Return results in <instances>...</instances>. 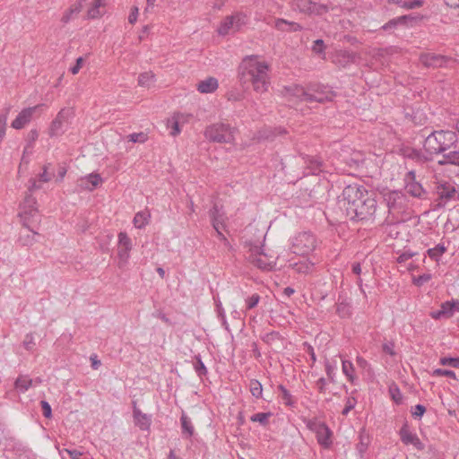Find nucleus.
<instances>
[{
    "label": "nucleus",
    "mask_w": 459,
    "mask_h": 459,
    "mask_svg": "<svg viewBox=\"0 0 459 459\" xmlns=\"http://www.w3.org/2000/svg\"><path fill=\"white\" fill-rule=\"evenodd\" d=\"M342 207L347 217L353 221H368L377 210V202L362 186L349 185L342 190Z\"/></svg>",
    "instance_id": "1"
},
{
    "label": "nucleus",
    "mask_w": 459,
    "mask_h": 459,
    "mask_svg": "<svg viewBox=\"0 0 459 459\" xmlns=\"http://www.w3.org/2000/svg\"><path fill=\"white\" fill-rule=\"evenodd\" d=\"M240 83L252 86L257 93L266 92L270 86L269 65L256 56H246L238 67Z\"/></svg>",
    "instance_id": "2"
},
{
    "label": "nucleus",
    "mask_w": 459,
    "mask_h": 459,
    "mask_svg": "<svg viewBox=\"0 0 459 459\" xmlns=\"http://www.w3.org/2000/svg\"><path fill=\"white\" fill-rule=\"evenodd\" d=\"M282 93L290 102L324 103L332 101L335 97V93L330 86L319 82H310L306 88L298 84L286 86Z\"/></svg>",
    "instance_id": "3"
},
{
    "label": "nucleus",
    "mask_w": 459,
    "mask_h": 459,
    "mask_svg": "<svg viewBox=\"0 0 459 459\" xmlns=\"http://www.w3.org/2000/svg\"><path fill=\"white\" fill-rule=\"evenodd\" d=\"M457 143L456 133L450 130H437L430 133L424 140L423 148L429 156L444 153Z\"/></svg>",
    "instance_id": "4"
},
{
    "label": "nucleus",
    "mask_w": 459,
    "mask_h": 459,
    "mask_svg": "<svg viewBox=\"0 0 459 459\" xmlns=\"http://www.w3.org/2000/svg\"><path fill=\"white\" fill-rule=\"evenodd\" d=\"M316 236L310 231H302L292 238L290 249L296 255H308L316 248Z\"/></svg>",
    "instance_id": "5"
},
{
    "label": "nucleus",
    "mask_w": 459,
    "mask_h": 459,
    "mask_svg": "<svg viewBox=\"0 0 459 459\" xmlns=\"http://www.w3.org/2000/svg\"><path fill=\"white\" fill-rule=\"evenodd\" d=\"M235 128L228 124L216 123L206 127L204 135L212 142L231 143L234 140Z\"/></svg>",
    "instance_id": "6"
},
{
    "label": "nucleus",
    "mask_w": 459,
    "mask_h": 459,
    "mask_svg": "<svg viewBox=\"0 0 459 459\" xmlns=\"http://www.w3.org/2000/svg\"><path fill=\"white\" fill-rule=\"evenodd\" d=\"M73 117L74 112L71 108H62L50 125L49 136L56 137L65 134L69 129Z\"/></svg>",
    "instance_id": "7"
},
{
    "label": "nucleus",
    "mask_w": 459,
    "mask_h": 459,
    "mask_svg": "<svg viewBox=\"0 0 459 459\" xmlns=\"http://www.w3.org/2000/svg\"><path fill=\"white\" fill-rule=\"evenodd\" d=\"M249 259L253 264L264 271H271L276 264V258L266 254L263 247L251 248Z\"/></svg>",
    "instance_id": "8"
},
{
    "label": "nucleus",
    "mask_w": 459,
    "mask_h": 459,
    "mask_svg": "<svg viewBox=\"0 0 459 459\" xmlns=\"http://www.w3.org/2000/svg\"><path fill=\"white\" fill-rule=\"evenodd\" d=\"M307 428L316 434L318 444L324 448H329L332 445V431L325 423L316 420L307 422Z\"/></svg>",
    "instance_id": "9"
},
{
    "label": "nucleus",
    "mask_w": 459,
    "mask_h": 459,
    "mask_svg": "<svg viewBox=\"0 0 459 459\" xmlns=\"http://www.w3.org/2000/svg\"><path fill=\"white\" fill-rule=\"evenodd\" d=\"M384 200L390 213H400L407 207V197L401 191H389L385 193Z\"/></svg>",
    "instance_id": "10"
},
{
    "label": "nucleus",
    "mask_w": 459,
    "mask_h": 459,
    "mask_svg": "<svg viewBox=\"0 0 459 459\" xmlns=\"http://www.w3.org/2000/svg\"><path fill=\"white\" fill-rule=\"evenodd\" d=\"M246 15L241 13H234L230 16H227L221 23L218 33L221 36L235 32L240 30V28L246 24Z\"/></svg>",
    "instance_id": "11"
},
{
    "label": "nucleus",
    "mask_w": 459,
    "mask_h": 459,
    "mask_svg": "<svg viewBox=\"0 0 459 459\" xmlns=\"http://www.w3.org/2000/svg\"><path fill=\"white\" fill-rule=\"evenodd\" d=\"M404 182L405 190L409 195L419 199L427 198V192L422 187L421 184L416 181V176L413 170H410L406 173L404 177Z\"/></svg>",
    "instance_id": "12"
},
{
    "label": "nucleus",
    "mask_w": 459,
    "mask_h": 459,
    "mask_svg": "<svg viewBox=\"0 0 459 459\" xmlns=\"http://www.w3.org/2000/svg\"><path fill=\"white\" fill-rule=\"evenodd\" d=\"M420 61L426 67L437 68L447 66L452 59L443 55L424 53L420 55Z\"/></svg>",
    "instance_id": "13"
},
{
    "label": "nucleus",
    "mask_w": 459,
    "mask_h": 459,
    "mask_svg": "<svg viewBox=\"0 0 459 459\" xmlns=\"http://www.w3.org/2000/svg\"><path fill=\"white\" fill-rule=\"evenodd\" d=\"M399 436L401 441L406 446L412 445L419 451H421L425 448L424 444L420 440L417 434L410 430V427L407 421H405L400 429Z\"/></svg>",
    "instance_id": "14"
},
{
    "label": "nucleus",
    "mask_w": 459,
    "mask_h": 459,
    "mask_svg": "<svg viewBox=\"0 0 459 459\" xmlns=\"http://www.w3.org/2000/svg\"><path fill=\"white\" fill-rule=\"evenodd\" d=\"M401 152L404 158L420 164L432 160V157L429 156L428 152L424 149L422 151L411 147H403Z\"/></svg>",
    "instance_id": "15"
},
{
    "label": "nucleus",
    "mask_w": 459,
    "mask_h": 459,
    "mask_svg": "<svg viewBox=\"0 0 459 459\" xmlns=\"http://www.w3.org/2000/svg\"><path fill=\"white\" fill-rule=\"evenodd\" d=\"M209 217L213 229H226V221L228 218L222 206L214 204L212 208L209 211Z\"/></svg>",
    "instance_id": "16"
},
{
    "label": "nucleus",
    "mask_w": 459,
    "mask_h": 459,
    "mask_svg": "<svg viewBox=\"0 0 459 459\" xmlns=\"http://www.w3.org/2000/svg\"><path fill=\"white\" fill-rule=\"evenodd\" d=\"M20 216L24 221V225L27 226L29 223L30 218L38 217V209L36 207V200L29 195L25 198L24 203L22 207V212H20Z\"/></svg>",
    "instance_id": "17"
},
{
    "label": "nucleus",
    "mask_w": 459,
    "mask_h": 459,
    "mask_svg": "<svg viewBox=\"0 0 459 459\" xmlns=\"http://www.w3.org/2000/svg\"><path fill=\"white\" fill-rule=\"evenodd\" d=\"M39 108V105L23 108L12 122V127L14 129H22L30 122L33 114Z\"/></svg>",
    "instance_id": "18"
},
{
    "label": "nucleus",
    "mask_w": 459,
    "mask_h": 459,
    "mask_svg": "<svg viewBox=\"0 0 459 459\" xmlns=\"http://www.w3.org/2000/svg\"><path fill=\"white\" fill-rule=\"evenodd\" d=\"M133 417L135 426L141 430L149 431L152 425V415L143 413L134 403Z\"/></svg>",
    "instance_id": "19"
},
{
    "label": "nucleus",
    "mask_w": 459,
    "mask_h": 459,
    "mask_svg": "<svg viewBox=\"0 0 459 459\" xmlns=\"http://www.w3.org/2000/svg\"><path fill=\"white\" fill-rule=\"evenodd\" d=\"M356 54L352 51L341 49L335 52L333 56V62L339 66L346 67L355 62Z\"/></svg>",
    "instance_id": "20"
},
{
    "label": "nucleus",
    "mask_w": 459,
    "mask_h": 459,
    "mask_svg": "<svg viewBox=\"0 0 459 459\" xmlns=\"http://www.w3.org/2000/svg\"><path fill=\"white\" fill-rule=\"evenodd\" d=\"M40 382L39 378L31 379L28 376H19L14 382V387L19 393L24 394L30 387Z\"/></svg>",
    "instance_id": "21"
},
{
    "label": "nucleus",
    "mask_w": 459,
    "mask_h": 459,
    "mask_svg": "<svg viewBox=\"0 0 459 459\" xmlns=\"http://www.w3.org/2000/svg\"><path fill=\"white\" fill-rule=\"evenodd\" d=\"M336 313L342 318L350 317L352 313L351 301L340 295L336 303Z\"/></svg>",
    "instance_id": "22"
},
{
    "label": "nucleus",
    "mask_w": 459,
    "mask_h": 459,
    "mask_svg": "<svg viewBox=\"0 0 459 459\" xmlns=\"http://www.w3.org/2000/svg\"><path fill=\"white\" fill-rule=\"evenodd\" d=\"M101 177L97 173H91L85 178H81L80 186L88 190H93L102 183Z\"/></svg>",
    "instance_id": "23"
},
{
    "label": "nucleus",
    "mask_w": 459,
    "mask_h": 459,
    "mask_svg": "<svg viewBox=\"0 0 459 459\" xmlns=\"http://www.w3.org/2000/svg\"><path fill=\"white\" fill-rule=\"evenodd\" d=\"M441 313L445 318H451L455 313H459V299H451L440 305Z\"/></svg>",
    "instance_id": "24"
},
{
    "label": "nucleus",
    "mask_w": 459,
    "mask_h": 459,
    "mask_svg": "<svg viewBox=\"0 0 459 459\" xmlns=\"http://www.w3.org/2000/svg\"><path fill=\"white\" fill-rule=\"evenodd\" d=\"M182 436L185 438H190L195 433V428L191 419L183 412L180 417Z\"/></svg>",
    "instance_id": "25"
},
{
    "label": "nucleus",
    "mask_w": 459,
    "mask_h": 459,
    "mask_svg": "<svg viewBox=\"0 0 459 459\" xmlns=\"http://www.w3.org/2000/svg\"><path fill=\"white\" fill-rule=\"evenodd\" d=\"M218 80L209 77L197 84V90L201 93H212L218 88Z\"/></svg>",
    "instance_id": "26"
},
{
    "label": "nucleus",
    "mask_w": 459,
    "mask_h": 459,
    "mask_svg": "<svg viewBox=\"0 0 459 459\" xmlns=\"http://www.w3.org/2000/svg\"><path fill=\"white\" fill-rule=\"evenodd\" d=\"M437 193L438 197L445 202L452 200L455 195V188L450 184H442L437 186Z\"/></svg>",
    "instance_id": "27"
},
{
    "label": "nucleus",
    "mask_w": 459,
    "mask_h": 459,
    "mask_svg": "<svg viewBox=\"0 0 459 459\" xmlns=\"http://www.w3.org/2000/svg\"><path fill=\"white\" fill-rule=\"evenodd\" d=\"M274 27L282 31H299L302 30V27L299 23L288 22L284 19H277Z\"/></svg>",
    "instance_id": "28"
},
{
    "label": "nucleus",
    "mask_w": 459,
    "mask_h": 459,
    "mask_svg": "<svg viewBox=\"0 0 459 459\" xmlns=\"http://www.w3.org/2000/svg\"><path fill=\"white\" fill-rule=\"evenodd\" d=\"M315 264V262L307 259L293 264L292 268L298 273L309 274L313 273Z\"/></svg>",
    "instance_id": "29"
},
{
    "label": "nucleus",
    "mask_w": 459,
    "mask_h": 459,
    "mask_svg": "<svg viewBox=\"0 0 459 459\" xmlns=\"http://www.w3.org/2000/svg\"><path fill=\"white\" fill-rule=\"evenodd\" d=\"M87 0H78L75 4H74L68 10L65 11V13L63 14L61 18V22L63 23H68L71 20L74 14L79 13L82 9L83 3H85Z\"/></svg>",
    "instance_id": "30"
},
{
    "label": "nucleus",
    "mask_w": 459,
    "mask_h": 459,
    "mask_svg": "<svg viewBox=\"0 0 459 459\" xmlns=\"http://www.w3.org/2000/svg\"><path fill=\"white\" fill-rule=\"evenodd\" d=\"M342 371L349 382L351 384L356 382L357 377L355 375V368L351 361L342 359Z\"/></svg>",
    "instance_id": "31"
},
{
    "label": "nucleus",
    "mask_w": 459,
    "mask_h": 459,
    "mask_svg": "<svg viewBox=\"0 0 459 459\" xmlns=\"http://www.w3.org/2000/svg\"><path fill=\"white\" fill-rule=\"evenodd\" d=\"M150 218L151 214L148 211H141L134 215L133 223L135 228L143 229L149 223Z\"/></svg>",
    "instance_id": "32"
},
{
    "label": "nucleus",
    "mask_w": 459,
    "mask_h": 459,
    "mask_svg": "<svg viewBox=\"0 0 459 459\" xmlns=\"http://www.w3.org/2000/svg\"><path fill=\"white\" fill-rule=\"evenodd\" d=\"M388 2L397 4L403 9H415L423 4L424 0H388Z\"/></svg>",
    "instance_id": "33"
},
{
    "label": "nucleus",
    "mask_w": 459,
    "mask_h": 459,
    "mask_svg": "<svg viewBox=\"0 0 459 459\" xmlns=\"http://www.w3.org/2000/svg\"><path fill=\"white\" fill-rule=\"evenodd\" d=\"M446 250L447 247L444 243H439L436 247L429 248L427 250V254L432 260L438 262L439 258L446 252Z\"/></svg>",
    "instance_id": "34"
},
{
    "label": "nucleus",
    "mask_w": 459,
    "mask_h": 459,
    "mask_svg": "<svg viewBox=\"0 0 459 459\" xmlns=\"http://www.w3.org/2000/svg\"><path fill=\"white\" fill-rule=\"evenodd\" d=\"M305 163H307V169H308L307 174L316 175L322 170V163L316 158L307 157Z\"/></svg>",
    "instance_id": "35"
},
{
    "label": "nucleus",
    "mask_w": 459,
    "mask_h": 459,
    "mask_svg": "<svg viewBox=\"0 0 459 459\" xmlns=\"http://www.w3.org/2000/svg\"><path fill=\"white\" fill-rule=\"evenodd\" d=\"M105 0H93L91 7L87 12L88 19H96L101 15L100 8L104 5Z\"/></svg>",
    "instance_id": "36"
},
{
    "label": "nucleus",
    "mask_w": 459,
    "mask_h": 459,
    "mask_svg": "<svg viewBox=\"0 0 459 459\" xmlns=\"http://www.w3.org/2000/svg\"><path fill=\"white\" fill-rule=\"evenodd\" d=\"M273 416V413L271 411L268 412H258L255 414H253L250 417V420L252 422H258L261 426H267L269 424V420Z\"/></svg>",
    "instance_id": "37"
},
{
    "label": "nucleus",
    "mask_w": 459,
    "mask_h": 459,
    "mask_svg": "<svg viewBox=\"0 0 459 459\" xmlns=\"http://www.w3.org/2000/svg\"><path fill=\"white\" fill-rule=\"evenodd\" d=\"M249 391L251 393V394L258 399V398H261L262 397V394H263V385L262 384L256 380V379H251L249 381Z\"/></svg>",
    "instance_id": "38"
},
{
    "label": "nucleus",
    "mask_w": 459,
    "mask_h": 459,
    "mask_svg": "<svg viewBox=\"0 0 459 459\" xmlns=\"http://www.w3.org/2000/svg\"><path fill=\"white\" fill-rule=\"evenodd\" d=\"M155 75L152 72H145L138 76V84L142 87H150L154 82Z\"/></svg>",
    "instance_id": "39"
},
{
    "label": "nucleus",
    "mask_w": 459,
    "mask_h": 459,
    "mask_svg": "<svg viewBox=\"0 0 459 459\" xmlns=\"http://www.w3.org/2000/svg\"><path fill=\"white\" fill-rule=\"evenodd\" d=\"M278 388L281 392V399L283 400L284 404L290 407L294 406L296 402L292 394L290 393V391L287 388H285V386H283L282 385H280Z\"/></svg>",
    "instance_id": "40"
},
{
    "label": "nucleus",
    "mask_w": 459,
    "mask_h": 459,
    "mask_svg": "<svg viewBox=\"0 0 459 459\" xmlns=\"http://www.w3.org/2000/svg\"><path fill=\"white\" fill-rule=\"evenodd\" d=\"M36 236H38V233L35 231H26L25 234L21 233L19 242L22 246H31L36 241Z\"/></svg>",
    "instance_id": "41"
},
{
    "label": "nucleus",
    "mask_w": 459,
    "mask_h": 459,
    "mask_svg": "<svg viewBox=\"0 0 459 459\" xmlns=\"http://www.w3.org/2000/svg\"><path fill=\"white\" fill-rule=\"evenodd\" d=\"M131 249H126L125 247H119L117 249V257H118V266L121 268L126 265L130 257Z\"/></svg>",
    "instance_id": "42"
},
{
    "label": "nucleus",
    "mask_w": 459,
    "mask_h": 459,
    "mask_svg": "<svg viewBox=\"0 0 459 459\" xmlns=\"http://www.w3.org/2000/svg\"><path fill=\"white\" fill-rule=\"evenodd\" d=\"M195 361L194 362V368L198 377H203L207 375V368L204 364L200 355L195 356Z\"/></svg>",
    "instance_id": "43"
},
{
    "label": "nucleus",
    "mask_w": 459,
    "mask_h": 459,
    "mask_svg": "<svg viewBox=\"0 0 459 459\" xmlns=\"http://www.w3.org/2000/svg\"><path fill=\"white\" fill-rule=\"evenodd\" d=\"M336 369H337V367H336L335 363H331L329 361H326L325 363V374L327 376L329 382H331V383L335 382Z\"/></svg>",
    "instance_id": "44"
},
{
    "label": "nucleus",
    "mask_w": 459,
    "mask_h": 459,
    "mask_svg": "<svg viewBox=\"0 0 459 459\" xmlns=\"http://www.w3.org/2000/svg\"><path fill=\"white\" fill-rule=\"evenodd\" d=\"M439 364L442 366H450L455 368H459V357H442L439 359Z\"/></svg>",
    "instance_id": "45"
},
{
    "label": "nucleus",
    "mask_w": 459,
    "mask_h": 459,
    "mask_svg": "<svg viewBox=\"0 0 459 459\" xmlns=\"http://www.w3.org/2000/svg\"><path fill=\"white\" fill-rule=\"evenodd\" d=\"M389 393H390V395H391L392 399L394 400V402L395 403H397V404L402 403V402H403V394H402L399 387L396 385H392L389 387Z\"/></svg>",
    "instance_id": "46"
},
{
    "label": "nucleus",
    "mask_w": 459,
    "mask_h": 459,
    "mask_svg": "<svg viewBox=\"0 0 459 459\" xmlns=\"http://www.w3.org/2000/svg\"><path fill=\"white\" fill-rule=\"evenodd\" d=\"M118 247H125L126 249H132L131 238L126 232H120L118 234Z\"/></svg>",
    "instance_id": "47"
},
{
    "label": "nucleus",
    "mask_w": 459,
    "mask_h": 459,
    "mask_svg": "<svg viewBox=\"0 0 459 459\" xmlns=\"http://www.w3.org/2000/svg\"><path fill=\"white\" fill-rule=\"evenodd\" d=\"M432 377H447L456 380V375L453 370L444 369V368H436L431 373Z\"/></svg>",
    "instance_id": "48"
},
{
    "label": "nucleus",
    "mask_w": 459,
    "mask_h": 459,
    "mask_svg": "<svg viewBox=\"0 0 459 459\" xmlns=\"http://www.w3.org/2000/svg\"><path fill=\"white\" fill-rule=\"evenodd\" d=\"M127 138L129 139L130 142L132 143H143L147 141L148 139V136L145 133L143 132H139V133H133V134H130Z\"/></svg>",
    "instance_id": "49"
},
{
    "label": "nucleus",
    "mask_w": 459,
    "mask_h": 459,
    "mask_svg": "<svg viewBox=\"0 0 459 459\" xmlns=\"http://www.w3.org/2000/svg\"><path fill=\"white\" fill-rule=\"evenodd\" d=\"M260 301V296L257 293L253 294L252 296L247 298L245 299L246 302V309L250 310L255 307Z\"/></svg>",
    "instance_id": "50"
},
{
    "label": "nucleus",
    "mask_w": 459,
    "mask_h": 459,
    "mask_svg": "<svg viewBox=\"0 0 459 459\" xmlns=\"http://www.w3.org/2000/svg\"><path fill=\"white\" fill-rule=\"evenodd\" d=\"M432 279L431 273H423L421 275H419L417 277L412 278V283L418 287L422 286L424 283L428 282Z\"/></svg>",
    "instance_id": "51"
},
{
    "label": "nucleus",
    "mask_w": 459,
    "mask_h": 459,
    "mask_svg": "<svg viewBox=\"0 0 459 459\" xmlns=\"http://www.w3.org/2000/svg\"><path fill=\"white\" fill-rule=\"evenodd\" d=\"M357 404V400L353 396H350L346 399L345 407L343 408L342 414L347 416L349 412L354 409Z\"/></svg>",
    "instance_id": "52"
},
{
    "label": "nucleus",
    "mask_w": 459,
    "mask_h": 459,
    "mask_svg": "<svg viewBox=\"0 0 459 459\" xmlns=\"http://www.w3.org/2000/svg\"><path fill=\"white\" fill-rule=\"evenodd\" d=\"M298 6L303 12H313L315 10L316 3H313L310 0H299Z\"/></svg>",
    "instance_id": "53"
},
{
    "label": "nucleus",
    "mask_w": 459,
    "mask_h": 459,
    "mask_svg": "<svg viewBox=\"0 0 459 459\" xmlns=\"http://www.w3.org/2000/svg\"><path fill=\"white\" fill-rule=\"evenodd\" d=\"M328 382H329L328 378L326 379L325 377H320L316 381V383H315L316 387L317 388V391L320 394L326 393Z\"/></svg>",
    "instance_id": "54"
},
{
    "label": "nucleus",
    "mask_w": 459,
    "mask_h": 459,
    "mask_svg": "<svg viewBox=\"0 0 459 459\" xmlns=\"http://www.w3.org/2000/svg\"><path fill=\"white\" fill-rule=\"evenodd\" d=\"M312 50L314 53L322 55L325 54V43L323 39H316L314 41Z\"/></svg>",
    "instance_id": "55"
},
{
    "label": "nucleus",
    "mask_w": 459,
    "mask_h": 459,
    "mask_svg": "<svg viewBox=\"0 0 459 459\" xmlns=\"http://www.w3.org/2000/svg\"><path fill=\"white\" fill-rule=\"evenodd\" d=\"M446 154V160H448L449 164L459 166V152L458 151H453Z\"/></svg>",
    "instance_id": "56"
},
{
    "label": "nucleus",
    "mask_w": 459,
    "mask_h": 459,
    "mask_svg": "<svg viewBox=\"0 0 459 459\" xmlns=\"http://www.w3.org/2000/svg\"><path fill=\"white\" fill-rule=\"evenodd\" d=\"M426 411V408L422 404H417L412 408L411 414L415 419H420Z\"/></svg>",
    "instance_id": "57"
},
{
    "label": "nucleus",
    "mask_w": 459,
    "mask_h": 459,
    "mask_svg": "<svg viewBox=\"0 0 459 459\" xmlns=\"http://www.w3.org/2000/svg\"><path fill=\"white\" fill-rule=\"evenodd\" d=\"M280 337V334L278 332H271V333H265L262 340L266 342V343H272L273 341L275 340H278Z\"/></svg>",
    "instance_id": "58"
},
{
    "label": "nucleus",
    "mask_w": 459,
    "mask_h": 459,
    "mask_svg": "<svg viewBox=\"0 0 459 459\" xmlns=\"http://www.w3.org/2000/svg\"><path fill=\"white\" fill-rule=\"evenodd\" d=\"M41 409H42V414L46 418H50L52 416V410L50 404L47 401H41L40 402Z\"/></svg>",
    "instance_id": "59"
},
{
    "label": "nucleus",
    "mask_w": 459,
    "mask_h": 459,
    "mask_svg": "<svg viewBox=\"0 0 459 459\" xmlns=\"http://www.w3.org/2000/svg\"><path fill=\"white\" fill-rule=\"evenodd\" d=\"M382 351L390 356L395 355L394 344L392 342L383 343Z\"/></svg>",
    "instance_id": "60"
},
{
    "label": "nucleus",
    "mask_w": 459,
    "mask_h": 459,
    "mask_svg": "<svg viewBox=\"0 0 459 459\" xmlns=\"http://www.w3.org/2000/svg\"><path fill=\"white\" fill-rule=\"evenodd\" d=\"M224 230L225 229H222V228L214 229V230L216 232L217 238L221 242H222L225 247H230V242H229L228 238L222 233V230Z\"/></svg>",
    "instance_id": "61"
},
{
    "label": "nucleus",
    "mask_w": 459,
    "mask_h": 459,
    "mask_svg": "<svg viewBox=\"0 0 459 459\" xmlns=\"http://www.w3.org/2000/svg\"><path fill=\"white\" fill-rule=\"evenodd\" d=\"M414 255H415V253L411 252L409 250L403 251L397 257V262L400 264L404 263V262L408 261L409 259H411Z\"/></svg>",
    "instance_id": "62"
},
{
    "label": "nucleus",
    "mask_w": 459,
    "mask_h": 459,
    "mask_svg": "<svg viewBox=\"0 0 459 459\" xmlns=\"http://www.w3.org/2000/svg\"><path fill=\"white\" fill-rule=\"evenodd\" d=\"M83 64H84V58L82 56L78 57L76 59L75 65L70 68V72L73 74H78Z\"/></svg>",
    "instance_id": "63"
},
{
    "label": "nucleus",
    "mask_w": 459,
    "mask_h": 459,
    "mask_svg": "<svg viewBox=\"0 0 459 459\" xmlns=\"http://www.w3.org/2000/svg\"><path fill=\"white\" fill-rule=\"evenodd\" d=\"M63 452H65L66 454H68L72 459H81V456L83 454L82 452H80L76 449H68V448L63 449Z\"/></svg>",
    "instance_id": "64"
}]
</instances>
